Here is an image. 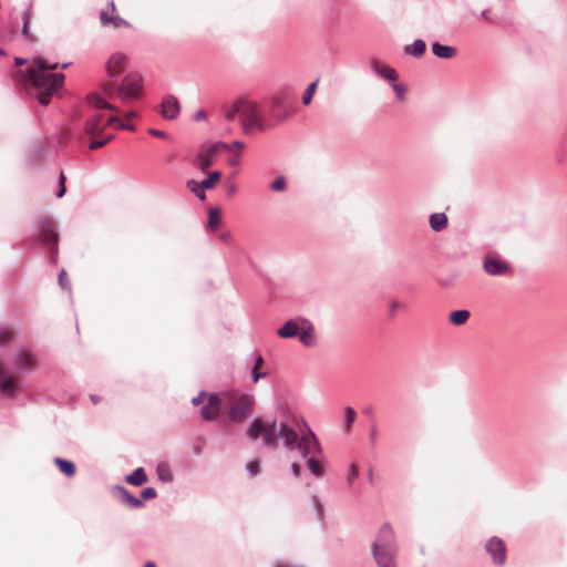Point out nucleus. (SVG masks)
<instances>
[{"label":"nucleus","mask_w":567,"mask_h":567,"mask_svg":"<svg viewBox=\"0 0 567 567\" xmlns=\"http://www.w3.org/2000/svg\"><path fill=\"white\" fill-rule=\"evenodd\" d=\"M278 439L282 440L286 451H297L301 456L319 451V440L316 434L307 422L296 414L287 415L282 420L274 419L267 424L266 433L262 436L264 446L277 449Z\"/></svg>","instance_id":"1"},{"label":"nucleus","mask_w":567,"mask_h":567,"mask_svg":"<svg viewBox=\"0 0 567 567\" xmlns=\"http://www.w3.org/2000/svg\"><path fill=\"white\" fill-rule=\"evenodd\" d=\"M58 63H49L44 58L33 60V66L28 70L24 84L35 90L40 104L47 105L54 92L62 86L63 73H51L58 69Z\"/></svg>","instance_id":"2"},{"label":"nucleus","mask_w":567,"mask_h":567,"mask_svg":"<svg viewBox=\"0 0 567 567\" xmlns=\"http://www.w3.org/2000/svg\"><path fill=\"white\" fill-rule=\"evenodd\" d=\"M104 90L110 95H118L123 102L140 99L143 93V76L137 72L126 74L121 83L106 82Z\"/></svg>","instance_id":"3"},{"label":"nucleus","mask_w":567,"mask_h":567,"mask_svg":"<svg viewBox=\"0 0 567 567\" xmlns=\"http://www.w3.org/2000/svg\"><path fill=\"white\" fill-rule=\"evenodd\" d=\"M89 103L95 109V111L86 118L84 130L90 135H99L107 126L106 121L102 123L103 115L102 110L116 111V107L105 101L99 94L89 95Z\"/></svg>","instance_id":"4"},{"label":"nucleus","mask_w":567,"mask_h":567,"mask_svg":"<svg viewBox=\"0 0 567 567\" xmlns=\"http://www.w3.org/2000/svg\"><path fill=\"white\" fill-rule=\"evenodd\" d=\"M240 122L243 130L248 133L255 128L259 131L265 130L262 116L260 115L257 105L254 102L245 101L240 113Z\"/></svg>","instance_id":"5"},{"label":"nucleus","mask_w":567,"mask_h":567,"mask_svg":"<svg viewBox=\"0 0 567 567\" xmlns=\"http://www.w3.org/2000/svg\"><path fill=\"white\" fill-rule=\"evenodd\" d=\"M220 148L230 152L231 145H228V143L225 142H217L203 147L199 151L198 155L196 156V166L200 171L206 172V169L214 164L217 153L219 152Z\"/></svg>","instance_id":"6"},{"label":"nucleus","mask_w":567,"mask_h":567,"mask_svg":"<svg viewBox=\"0 0 567 567\" xmlns=\"http://www.w3.org/2000/svg\"><path fill=\"white\" fill-rule=\"evenodd\" d=\"M483 269L489 276H505L511 271V264L496 251H489L483 259Z\"/></svg>","instance_id":"7"},{"label":"nucleus","mask_w":567,"mask_h":567,"mask_svg":"<svg viewBox=\"0 0 567 567\" xmlns=\"http://www.w3.org/2000/svg\"><path fill=\"white\" fill-rule=\"evenodd\" d=\"M254 399L250 395H240L235 400L228 412V419L234 423H241L252 412Z\"/></svg>","instance_id":"8"},{"label":"nucleus","mask_w":567,"mask_h":567,"mask_svg":"<svg viewBox=\"0 0 567 567\" xmlns=\"http://www.w3.org/2000/svg\"><path fill=\"white\" fill-rule=\"evenodd\" d=\"M127 68V56L122 52L113 53L105 64L107 82H115Z\"/></svg>","instance_id":"9"},{"label":"nucleus","mask_w":567,"mask_h":567,"mask_svg":"<svg viewBox=\"0 0 567 567\" xmlns=\"http://www.w3.org/2000/svg\"><path fill=\"white\" fill-rule=\"evenodd\" d=\"M38 228L41 243L55 248L59 244V236L54 223L48 217H41L38 220Z\"/></svg>","instance_id":"10"},{"label":"nucleus","mask_w":567,"mask_h":567,"mask_svg":"<svg viewBox=\"0 0 567 567\" xmlns=\"http://www.w3.org/2000/svg\"><path fill=\"white\" fill-rule=\"evenodd\" d=\"M221 410V399L217 393H210L206 403L200 408L199 414L205 422L215 421Z\"/></svg>","instance_id":"11"},{"label":"nucleus","mask_w":567,"mask_h":567,"mask_svg":"<svg viewBox=\"0 0 567 567\" xmlns=\"http://www.w3.org/2000/svg\"><path fill=\"white\" fill-rule=\"evenodd\" d=\"M485 548L495 565L502 566L505 563L506 549L501 538L492 537L486 543Z\"/></svg>","instance_id":"12"},{"label":"nucleus","mask_w":567,"mask_h":567,"mask_svg":"<svg viewBox=\"0 0 567 567\" xmlns=\"http://www.w3.org/2000/svg\"><path fill=\"white\" fill-rule=\"evenodd\" d=\"M372 554L379 567H396L395 548L381 549L379 544H372Z\"/></svg>","instance_id":"13"},{"label":"nucleus","mask_w":567,"mask_h":567,"mask_svg":"<svg viewBox=\"0 0 567 567\" xmlns=\"http://www.w3.org/2000/svg\"><path fill=\"white\" fill-rule=\"evenodd\" d=\"M181 112L178 100L173 95H167L161 104V114L166 120H174Z\"/></svg>","instance_id":"14"},{"label":"nucleus","mask_w":567,"mask_h":567,"mask_svg":"<svg viewBox=\"0 0 567 567\" xmlns=\"http://www.w3.org/2000/svg\"><path fill=\"white\" fill-rule=\"evenodd\" d=\"M14 370L18 373L31 371L34 368L33 355L29 351H19L12 357Z\"/></svg>","instance_id":"15"},{"label":"nucleus","mask_w":567,"mask_h":567,"mask_svg":"<svg viewBox=\"0 0 567 567\" xmlns=\"http://www.w3.org/2000/svg\"><path fill=\"white\" fill-rule=\"evenodd\" d=\"M322 454L323 450L319 444V451H315L307 456H302L307 461V467L309 472L317 478H320L324 475V468L320 461L318 460V457L321 456Z\"/></svg>","instance_id":"16"},{"label":"nucleus","mask_w":567,"mask_h":567,"mask_svg":"<svg viewBox=\"0 0 567 567\" xmlns=\"http://www.w3.org/2000/svg\"><path fill=\"white\" fill-rule=\"evenodd\" d=\"M297 336L303 346L312 347L315 344L313 324L307 319H301V326Z\"/></svg>","instance_id":"17"},{"label":"nucleus","mask_w":567,"mask_h":567,"mask_svg":"<svg viewBox=\"0 0 567 567\" xmlns=\"http://www.w3.org/2000/svg\"><path fill=\"white\" fill-rule=\"evenodd\" d=\"M393 538V529L389 524L385 523L381 526L378 537L373 544H379V548L381 549L394 548Z\"/></svg>","instance_id":"18"},{"label":"nucleus","mask_w":567,"mask_h":567,"mask_svg":"<svg viewBox=\"0 0 567 567\" xmlns=\"http://www.w3.org/2000/svg\"><path fill=\"white\" fill-rule=\"evenodd\" d=\"M115 491L121 499L122 503L128 505L132 508H141L144 506V503L141 498L135 497L132 495L128 489L125 487L117 485L115 486Z\"/></svg>","instance_id":"19"},{"label":"nucleus","mask_w":567,"mask_h":567,"mask_svg":"<svg viewBox=\"0 0 567 567\" xmlns=\"http://www.w3.org/2000/svg\"><path fill=\"white\" fill-rule=\"evenodd\" d=\"M370 66L375 74L388 81L394 82L398 79V73L394 69L382 65L378 61H371Z\"/></svg>","instance_id":"20"},{"label":"nucleus","mask_w":567,"mask_h":567,"mask_svg":"<svg viewBox=\"0 0 567 567\" xmlns=\"http://www.w3.org/2000/svg\"><path fill=\"white\" fill-rule=\"evenodd\" d=\"M267 425L261 419H255L246 430V435L250 441H255L266 433Z\"/></svg>","instance_id":"21"},{"label":"nucleus","mask_w":567,"mask_h":567,"mask_svg":"<svg viewBox=\"0 0 567 567\" xmlns=\"http://www.w3.org/2000/svg\"><path fill=\"white\" fill-rule=\"evenodd\" d=\"M299 329L300 327L297 323V321L290 319L286 321L285 324L277 330V334L282 339H289L297 337Z\"/></svg>","instance_id":"22"},{"label":"nucleus","mask_w":567,"mask_h":567,"mask_svg":"<svg viewBox=\"0 0 567 567\" xmlns=\"http://www.w3.org/2000/svg\"><path fill=\"white\" fill-rule=\"evenodd\" d=\"M0 391L9 399L14 398L17 393V381L10 375H4L0 381Z\"/></svg>","instance_id":"23"},{"label":"nucleus","mask_w":567,"mask_h":567,"mask_svg":"<svg viewBox=\"0 0 567 567\" xmlns=\"http://www.w3.org/2000/svg\"><path fill=\"white\" fill-rule=\"evenodd\" d=\"M432 52L437 58L452 59L456 54V48L434 42L432 44Z\"/></svg>","instance_id":"24"},{"label":"nucleus","mask_w":567,"mask_h":567,"mask_svg":"<svg viewBox=\"0 0 567 567\" xmlns=\"http://www.w3.org/2000/svg\"><path fill=\"white\" fill-rule=\"evenodd\" d=\"M100 20L102 25H107L109 23H112L115 29H118L121 27H130V23L122 19L118 16H112L110 17L107 12L101 11L100 13Z\"/></svg>","instance_id":"25"},{"label":"nucleus","mask_w":567,"mask_h":567,"mask_svg":"<svg viewBox=\"0 0 567 567\" xmlns=\"http://www.w3.org/2000/svg\"><path fill=\"white\" fill-rule=\"evenodd\" d=\"M125 481L133 486H140L147 481V475L143 467H137L126 476Z\"/></svg>","instance_id":"26"},{"label":"nucleus","mask_w":567,"mask_h":567,"mask_svg":"<svg viewBox=\"0 0 567 567\" xmlns=\"http://www.w3.org/2000/svg\"><path fill=\"white\" fill-rule=\"evenodd\" d=\"M426 50V44L422 39L414 40L411 44L404 48L405 53L415 58H421Z\"/></svg>","instance_id":"27"},{"label":"nucleus","mask_w":567,"mask_h":567,"mask_svg":"<svg viewBox=\"0 0 567 567\" xmlns=\"http://www.w3.org/2000/svg\"><path fill=\"white\" fill-rule=\"evenodd\" d=\"M430 226L434 231H441L447 226V216L444 213H434L430 216Z\"/></svg>","instance_id":"28"},{"label":"nucleus","mask_w":567,"mask_h":567,"mask_svg":"<svg viewBox=\"0 0 567 567\" xmlns=\"http://www.w3.org/2000/svg\"><path fill=\"white\" fill-rule=\"evenodd\" d=\"M22 19H23L22 35L28 42L34 43L35 37L32 33H30V31H29V25L31 22V9L30 8H27L23 11Z\"/></svg>","instance_id":"29"},{"label":"nucleus","mask_w":567,"mask_h":567,"mask_svg":"<svg viewBox=\"0 0 567 567\" xmlns=\"http://www.w3.org/2000/svg\"><path fill=\"white\" fill-rule=\"evenodd\" d=\"M54 463L59 467V470L66 476L72 477L75 474V465L73 464V462L61 457H55Z\"/></svg>","instance_id":"30"},{"label":"nucleus","mask_w":567,"mask_h":567,"mask_svg":"<svg viewBox=\"0 0 567 567\" xmlns=\"http://www.w3.org/2000/svg\"><path fill=\"white\" fill-rule=\"evenodd\" d=\"M471 317V313L466 309L456 310L450 313V321L454 326L464 324Z\"/></svg>","instance_id":"31"},{"label":"nucleus","mask_w":567,"mask_h":567,"mask_svg":"<svg viewBox=\"0 0 567 567\" xmlns=\"http://www.w3.org/2000/svg\"><path fill=\"white\" fill-rule=\"evenodd\" d=\"M156 474L162 482L169 483L174 480L171 467L166 463H159L156 467Z\"/></svg>","instance_id":"32"},{"label":"nucleus","mask_w":567,"mask_h":567,"mask_svg":"<svg viewBox=\"0 0 567 567\" xmlns=\"http://www.w3.org/2000/svg\"><path fill=\"white\" fill-rule=\"evenodd\" d=\"M244 102L245 100H237L228 107L225 114L228 121H233L237 115L240 117Z\"/></svg>","instance_id":"33"},{"label":"nucleus","mask_w":567,"mask_h":567,"mask_svg":"<svg viewBox=\"0 0 567 567\" xmlns=\"http://www.w3.org/2000/svg\"><path fill=\"white\" fill-rule=\"evenodd\" d=\"M357 419V412L353 408L347 406L343 412V427L348 432Z\"/></svg>","instance_id":"34"},{"label":"nucleus","mask_w":567,"mask_h":567,"mask_svg":"<svg viewBox=\"0 0 567 567\" xmlns=\"http://www.w3.org/2000/svg\"><path fill=\"white\" fill-rule=\"evenodd\" d=\"M106 125L115 126L121 130L135 131L134 124L124 123L120 117L112 115L106 120Z\"/></svg>","instance_id":"35"},{"label":"nucleus","mask_w":567,"mask_h":567,"mask_svg":"<svg viewBox=\"0 0 567 567\" xmlns=\"http://www.w3.org/2000/svg\"><path fill=\"white\" fill-rule=\"evenodd\" d=\"M220 176H221V174L219 171H214V172L209 173L207 175V177L200 182L202 188H206V189L213 188L217 184V182L220 179Z\"/></svg>","instance_id":"36"},{"label":"nucleus","mask_w":567,"mask_h":567,"mask_svg":"<svg viewBox=\"0 0 567 567\" xmlns=\"http://www.w3.org/2000/svg\"><path fill=\"white\" fill-rule=\"evenodd\" d=\"M311 503L316 513V516L319 520H322L324 517V507L318 496H311Z\"/></svg>","instance_id":"37"},{"label":"nucleus","mask_w":567,"mask_h":567,"mask_svg":"<svg viewBox=\"0 0 567 567\" xmlns=\"http://www.w3.org/2000/svg\"><path fill=\"white\" fill-rule=\"evenodd\" d=\"M318 82L319 80L317 79L316 81L311 82L308 87L306 89L303 95H302V103L305 105H308L310 102H311V99L316 92V89H317V85H318Z\"/></svg>","instance_id":"38"},{"label":"nucleus","mask_w":567,"mask_h":567,"mask_svg":"<svg viewBox=\"0 0 567 567\" xmlns=\"http://www.w3.org/2000/svg\"><path fill=\"white\" fill-rule=\"evenodd\" d=\"M358 476H359L358 466L354 463L350 464L348 474H347V483L349 485H352L354 483V481L358 478Z\"/></svg>","instance_id":"39"},{"label":"nucleus","mask_w":567,"mask_h":567,"mask_svg":"<svg viewBox=\"0 0 567 567\" xmlns=\"http://www.w3.org/2000/svg\"><path fill=\"white\" fill-rule=\"evenodd\" d=\"M58 280H59V285L61 286L62 289H65L69 291L71 290V284L68 280L65 269H63V268L61 269V271L59 272V276H58Z\"/></svg>","instance_id":"40"},{"label":"nucleus","mask_w":567,"mask_h":567,"mask_svg":"<svg viewBox=\"0 0 567 567\" xmlns=\"http://www.w3.org/2000/svg\"><path fill=\"white\" fill-rule=\"evenodd\" d=\"M274 192H282L286 189V179L284 176L277 177L270 185Z\"/></svg>","instance_id":"41"},{"label":"nucleus","mask_w":567,"mask_h":567,"mask_svg":"<svg viewBox=\"0 0 567 567\" xmlns=\"http://www.w3.org/2000/svg\"><path fill=\"white\" fill-rule=\"evenodd\" d=\"M392 89L394 90L395 95L400 101H403L405 99L406 89L403 84L395 83L394 81L392 82Z\"/></svg>","instance_id":"42"},{"label":"nucleus","mask_w":567,"mask_h":567,"mask_svg":"<svg viewBox=\"0 0 567 567\" xmlns=\"http://www.w3.org/2000/svg\"><path fill=\"white\" fill-rule=\"evenodd\" d=\"M65 192H66L65 176H64L63 172H61L60 176H59V189L56 192V197L61 198L62 196H64Z\"/></svg>","instance_id":"43"},{"label":"nucleus","mask_w":567,"mask_h":567,"mask_svg":"<svg viewBox=\"0 0 567 567\" xmlns=\"http://www.w3.org/2000/svg\"><path fill=\"white\" fill-rule=\"evenodd\" d=\"M157 496V492L154 487H146L141 493V499H152Z\"/></svg>","instance_id":"44"},{"label":"nucleus","mask_w":567,"mask_h":567,"mask_svg":"<svg viewBox=\"0 0 567 567\" xmlns=\"http://www.w3.org/2000/svg\"><path fill=\"white\" fill-rule=\"evenodd\" d=\"M219 224V212L218 210H210L208 216V225L212 228H216Z\"/></svg>","instance_id":"45"},{"label":"nucleus","mask_w":567,"mask_h":567,"mask_svg":"<svg viewBox=\"0 0 567 567\" xmlns=\"http://www.w3.org/2000/svg\"><path fill=\"white\" fill-rule=\"evenodd\" d=\"M113 138L112 135L107 136L106 138L104 140H95V141H92L89 145V148L90 150H96V148H100L102 146H104L106 143H109L111 140Z\"/></svg>","instance_id":"46"},{"label":"nucleus","mask_w":567,"mask_h":567,"mask_svg":"<svg viewBox=\"0 0 567 567\" xmlns=\"http://www.w3.org/2000/svg\"><path fill=\"white\" fill-rule=\"evenodd\" d=\"M248 473L252 476L257 475L259 473V463L258 461H251L246 466Z\"/></svg>","instance_id":"47"},{"label":"nucleus","mask_w":567,"mask_h":567,"mask_svg":"<svg viewBox=\"0 0 567 567\" xmlns=\"http://www.w3.org/2000/svg\"><path fill=\"white\" fill-rule=\"evenodd\" d=\"M404 305L399 301V300H393L391 303H390V316L393 317L394 313H395V310L399 309V308H402Z\"/></svg>","instance_id":"48"},{"label":"nucleus","mask_w":567,"mask_h":567,"mask_svg":"<svg viewBox=\"0 0 567 567\" xmlns=\"http://www.w3.org/2000/svg\"><path fill=\"white\" fill-rule=\"evenodd\" d=\"M205 395H206V392H205V391H200V392L198 393V395H196V396H194V398L192 399V403H193V405H195V406L199 405V404L203 402V400H204Z\"/></svg>","instance_id":"49"},{"label":"nucleus","mask_w":567,"mask_h":567,"mask_svg":"<svg viewBox=\"0 0 567 567\" xmlns=\"http://www.w3.org/2000/svg\"><path fill=\"white\" fill-rule=\"evenodd\" d=\"M11 339L9 331L0 329V346L4 344Z\"/></svg>","instance_id":"50"},{"label":"nucleus","mask_w":567,"mask_h":567,"mask_svg":"<svg viewBox=\"0 0 567 567\" xmlns=\"http://www.w3.org/2000/svg\"><path fill=\"white\" fill-rule=\"evenodd\" d=\"M205 189L206 188H202V183H199V188L198 189H195L194 195L199 198V199H205L206 197V194H205Z\"/></svg>","instance_id":"51"},{"label":"nucleus","mask_w":567,"mask_h":567,"mask_svg":"<svg viewBox=\"0 0 567 567\" xmlns=\"http://www.w3.org/2000/svg\"><path fill=\"white\" fill-rule=\"evenodd\" d=\"M266 372H259L258 370H251V379L256 383L260 378L265 377Z\"/></svg>","instance_id":"52"},{"label":"nucleus","mask_w":567,"mask_h":567,"mask_svg":"<svg viewBox=\"0 0 567 567\" xmlns=\"http://www.w3.org/2000/svg\"><path fill=\"white\" fill-rule=\"evenodd\" d=\"M291 471L295 477H300L301 467L298 463L295 462L291 464Z\"/></svg>","instance_id":"53"},{"label":"nucleus","mask_w":567,"mask_h":567,"mask_svg":"<svg viewBox=\"0 0 567 567\" xmlns=\"http://www.w3.org/2000/svg\"><path fill=\"white\" fill-rule=\"evenodd\" d=\"M206 118V113L204 110H198L196 111V113L194 114V120L195 121H203Z\"/></svg>","instance_id":"54"},{"label":"nucleus","mask_w":567,"mask_h":567,"mask_svg":"<svg viewBox=\"0 0 567 567\" xmlns=\"http://www.w3.org/2000/svg\"><path fill=\"white\" fill-rule=\"evenodd\" d=\"M231 238H233V237H231V235H230V234H228V233H227V234H223V235L220 236V240H221V241H223V244H225V245H231V244H233Z\"/></svg>","instance_id":"55"},{"label":"nucleus","mask_w":567,"mask_h":567,"mask_svg":"<svg viewBox=\"0 0 567 567\" xmlns=\"http://www.w3.org/2000/svg\"><path fill=\"white\" fill-rule=\"evenodd\" d=\"M187 187L190 192H195V189H198L199 188V183H197L196 181H188L187 182Z\"/></svg>","instance_id":"56"},{"label":"nucleus","mask_w":567,"mask_h":567,"mask_svg":"<svg viewBox=\"0 0 567 567\" xmlns=\"http://www.w3.org/2000/svg\"><path fill=\"white\" fill-rule=\"evenodd\" d=\"M228 163L230 166H237L240 163V155L237 154L236 156L228 159Z\"/></svg>","instance_id":"57"},{"label":"nucleus","mask_w":567,"mask_h":567,"mask_svg":"<svg viewBox=\"0 0 567 567\" xmlns=\"http://www.w3.org/2000/svg\"><path fill=\"white\" fill-rule=\"evenodd\" d=\"M148 133L156 137H164L165 133L163 131L156 130V128H150Z\"/></svg>","instance_id":"58"},{"label":"nucleus","mask_w":567,"mask_h":567,"mask_svg":"<svg viewBox=\"0 0 567 567\" xmlns=\"http://www.w3.org/2000/svg\"><path fill=\"white\" fill-rule=\"evenodd\" d=\"M264 362V359L261 355H257L256 360H255V364H254V370H258L260 368V365L262 364Z\"/></svg>","instance_id":"59"},{"label":"nucleus","mask_w":567,"mask_h":567,"mask_svg":"<svg viewBox=\"0 0 567 567\" xmlns=\"http://www.w3.org/2000/svg\"><path fill=\"white\" fill-rule=\"evenodd\" d=\"M377 434H378L377 427L372 426L371 430H370V440H371L372 443L375 442Z\"/></svg>","instance_id":"60"},{"label":"nucleus","mask_w":567,"mask_h":567,"mask_svg":"<svg viewBox=\"0 0 567 567\" xmlns=\"http://www.w3.org/2000/svg\"><path fill=\"white\" fill-rule=\"evenodd\" d=\"M229 145H231V151L234 148H238L239 151L244 148V144L240 141H234Z\"/></svg>","instance_id":"61"},{"label":"nucleus","mask_w":567,"mask_h":567,"mask_svg":"<svg viewBox=\"0 0 567 567\" xmlns=\"http://www.w3.org/2000/svg\"><path fill=\"white\" fill-rule=\"evenodd\" d=\"M488 12H489V11H488V9H484V10L481 12L480 18H481L482 20L487 21V20H488Z\"/></svg>","instance_id":"62"},{"label":"nucleus","mask_w":567,"mask_h":567,"mask_svg":"<svg viewBox=\"0 0 567 567\" xmlns=\"http://www.w3.org/2000/svg\"><path fill=\"white\" fill-rule=\"evenodd\" d=\"M237 192V186L235 184L229 185L228 187V194L234 195Z\"/></svg>","instance_id":"63"},{"label":"nucleus","mask_w":567,"mask_h":567,"mask_svg":"<svg viewBox=\"0 0 567 567\" xmlns=\"http://www.w3.org/2000/svg\"><path fill=\"white\" fill-rule=\"evenodd\" d=\"M368 477H369V482H370L371 484H373L374 476H373V470H372V468H369V471H368Z\"/></svg>","instance_id":"64"}]
</instances>
